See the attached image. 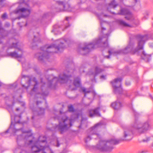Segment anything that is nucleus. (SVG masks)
Segmentation results:
<instances>
[{"instance_id":"54","label":"nucleus","mask_w":153,"mask_h":153,"mask_svg":"<svg viewBox=\"0 0 153 153\" xmlns=\"http://www.w3.org/2000/svg\"><path fill=\"white\" fill-rule=\"evenodd\" d=\"M20 22H18V25L20 24Z\"/></svg>"},{"instance_id":"20","label":"nucleus","mask_w":153,"mask_h":153,"mask_svg":"<svg viewBox=\"0 0 153 153\" xmlns=\"http://www.w3.org/2000/svg\"><path fill=\"white\" fill-rule=\"evenodd\" d=\"M1 25L0 22V40L7 36V31L2 27Z\"/></svg>"},{"instance_id":"13","label":"nucleus","mask_w":153,"mask_h":153,"mask_svg":"<svg viewBox=\"0 0 153 153\" xmlns=\"http://www.w3.org/2000/svg\"><path fill=\"white\" fill-rule=\"evenodd\" d=\"M45 147L39 145L37 143L31 147V150L33 153H46L45 152Z\"/></svg>"},{"instance_id":"4","label":"nucleus","mask_w":153,"mask_h":153,"mask_svg":"<svg viewBox=\"0 0 153 153\" xmlns=\"http://www.w3.org/2000/svg\"><path fill=\"white\" fill-rule=\"evenodd\" d=\"M65 48V46L64 43L61 42L58 45L53 44L48 46L45 45L41 48V49L42 51V52L37 53L35 56L36 57H38L39 61L43 62L44 59H48L49 58L51 53L60 52Z\"/></svg>"},{"instance_id":"55","label":"nucleus","mask_w":153,"mask_h":153,"mask_svg":"<svg viewBox=\"0 0 153 153\" xmlns=\"http://www.w3.org/2000/svg\"><path fill=\"white\" fill-rule=\"evenodd\" d=\"M60 113L61 114H62V112H61V111H60Z\"/></svg>"},{"instance_id":"7","label":"nucleus","mask_w":153,"mask_h":153,"mask_svg":"<svg viewBox=\"0 0 153 153\" xmlns=\"http://www.w3.org/2000/svg\"><path fill=\"white\" fill-rule=\"evenodd\" d=\"M62 123L59 122V124L56 126L55 128L57 129L61 134H62L68 129V124L70 126H72L71 120L68 119V117L65 116L61 118Z\"/></svg>"},{"instance_id":"46","label":"nucleus","mask_w":153,"mask_h":153,"mask_svg":"<svg viewBox=\"0 0 153 153\" xmlns=\"http://www.w3.org/2000/svg\"><path fill=\"white\" fill-rule=\"evenodd\" d=\"M68 17H66V20L67 21H68Z\"/></svg>"},{"instance_id":"34","label":"nucleus","mask_w":153,"mask_h":153,"mask_svg":"<svg viewBox=\"0 0 153 153\" xmlns=\"http://www.w3.org/2000/svg\"><path fill=\"white\" fill-rule=\"evenodd\" d=\"M7 17V14L6 13H4L2 16L1 18L2 19H5Z\"/></svg>"},{"instance_id":"29","label":"nucleus","mask_w":153,"mask_h":153,"mask_svg":"<svg viewBox=\"0 0 153 153\" xmlns=\"http://www.w3.org/2000/svg\"><path fill=\"white\" fill-rule=\"evenodd\" d=\"M92 139L91 137L90 134L85 139V142L87 143L88 141H90Z\"/></svg>"},{"instance_id":"33","label":"nucleus","mask_w":153,"mask_h":153,"mask_svg":"<svg viewBox=\"0 0 153 153\" xmlns=\"http://www.w3.org/2000/svg\"><path fill=\"white\" fill-rule=\"evenodd\" d=\"M41 137V136H40L39 137L38 141L39 142H42V143H44V142H45L46 141V139L45 138V137L44 136H43L42 137H43V138H44V139L43 140H40V138Z\"/></svg>"},{"instance_id":"59","label":"nucleus","mask_w":153,"mask_h":153,"mask_svg":"<svg viewBox=\"0 0 153 153\" xmlns=\"http://www.w3.org/2000/svg\"><path fill=\"white\" fill-rule=\"evenodd\" d=\"M106 35H107V36H108V34H107Z\"/></svg>"},{"instance_id":"18","label":"nucleus","mask_w":153,"mask_h":153,"mask_svg":"<svg viewBox=\"0 0 153 153\" xmlns=\"http://www.w3.org/2000/svg\"><path fill=\"white\" fill-rule=\"evenodd\" d=\"M111 106L114 109L118 110L121 109L123 106L122 103L118 100L112 103L111 104Z\"/></svg>"},{"instance_id":"44","label":"nucleus","mask_w":153,"mask_h":153,"mask_svg":"<svg viewBox=\"0 0 153 153\" xmlns=\"http://www.w3.org/2000/svg\"><path fill=\"white\" fill-rule=\"evenodd\" d=\"M102 30H105L106 29L105 28H104L103 27H102Z\"/></svg>"},{"instance_id":"53","label":"nucleus","mask_w":153,"mask_h":153,"mask_svg":"<svg viewBox=\"0 0 153 153\" xmlns=\"http://www.w3.org/2000/svg\"><path fill=\"white\" fill-rule=\"evenodd\" d=\"M104 16H107L106 15H104Z\"/></svg>"},{"instance_id":"42","label":"nucleus","mask_w":153,"mask_h":153,"mask_svg":"<svg viewBox=\"0 0 153 153\" xmlns=\"http://www.w3.org/2000/svg\"><path fill=\"white\" fill-rule=\"evenodd\" d=\"M47 13L45 14L43 16V18H44L45 17H46L47 16Z\"/></svg>"},{"instance_id":"6","label":"nucleus","mask_w":153,"mask_h":153,"mask_svg":"<svg viewBox=\"0 0 153 153\" xmlns=\"http://www.w3.org/2000/svg\"><path fill=\"white\" fill-rule=\"evenodd\" d=\"M122 78L119 77L115 79L114 81L111 82L114 89V92L116 94H123L126 97H129L130 95L128 94L127 91L123 90L122 88Z\"/></svg>"},{"instance_id":"39","label":"nucleus","mask_w":153,"mask_h":153,"mask_svg":"<svg viewBox=\"0 0 153 153\" xmlns=\"http://www.w3.org/2000/svg\"><path fill=\"white\" fill-rule=\"evenodd\" d=\"M33 142V140H30L29 141V143H28V144L29 145H30Z\"/></svg>"},{"instance_id":"36","label":"nucleus","mask_w":153,"mask_h":153,"mask_svg":"<svg viewBox=\"0 0 153 153\" xmlns=\"http://www.w3.org/2000/svg\"><path fill=\"white\" fill-rule=\"evenodd\" d=\"M150 140V138L149 137H147L146 139H143V142H147Z\"/></svg>"},{"instance_id":"31","label":"nucleus","mask_w":153,"mask_h":153,"mask_svg":"<svg viewBox=\"0 0 153 153\" xmlns=\"http://www.w3.org/2000/svg\"><path fill=\"white\" fill-rule=\"evenodd\" d=\"M5 0H0V8L5 6Z\"/></svg>"},{"instance_id":"48","label":"nucleus","mask_w":153,"mask_h":153,"mask_svg":"<svg viewBox=\"0 0 153 153\" xmlns=\"http://www.w3.org/2000/svg\"><path fill=\"white\" fill-rule=\"evenodd\" d=\"M64 42H65V43H66V42H67V40H66L65 39H64Z\"/></svg>"},{"instance_id":"24","label":"nucleus","mask_w":153,"mask_h":153,"mask_svg":"<svg viewBox=\"0 0 153 153\" xmlns=\"http://www.w3.org/2000/svg\"><path fill=\"white\" fill-rule=\"evenodd\" d=\"M130 14L131 13L128 10L125 8H123L120 10V12L118 13L117 14L123 15H130Z\"/></svg>"},{"instance_id":"61","label":"nucleus","mask_w":153,"mask_h":153,"mask_svg":"<svg viewBox=\"0 0 153 153\" xmlns=\"http://www.w3.org/2000/svg\"><path fill=\"white\" fill-rule=\"evenodd\" d=\"M151 97L152 98V99H153V98H152V97Z\"/></svg>"},{"instance_id":"21","label":"nucleus","mask_w":153,"mask_h":153,"mask_svg":"<svg viewBox=\"0 0 153 153\" xmlns=\"http://www.w3.org/2000/svg\"><path fill=\"white\" fill-rule=\"evenodd\" d=\"M94 71V72L92 73V74L93 75L94 77L95 78L99 74L104 71V70L103 69L100 68L99 67L96 66L95 67Z\"/></svg>"},{"instance_id":"50","label":"nucleus","mask_w":153,"mask_h":153,"mask_svg":"<svg viewBox=\"0 0 153 153\" xmlns=\"http://www.w3.org/2000/svg\"><path fill=\"white\" fill-rule=\"evenodd\" d=\"M47 129L49 130H51V129L50 128H47Z\"/></svg>"},{"instance_id":"8","label":"nucleus","mask_w":153,"mask_h":153,"mask_svg":"<svg viewBox=\"0 0 153 153\" xmlns=\"http://www.w3.org/2000/svg\"><path fill=\"white\" fill-rule=\"evenodd\" d=\"M36 105L37 107L36 109V108L30 107V108L33 112V115L32 116L31 119L32 120H34L37 116L43 115L45 114V108L42 107L43 103L41 101H37L36 102Z\"/></svg>"},{"instance_id":"19","label":"nucleus","mask_w":153,"mask_h":153,"mask_svg":"<svg viewBox=\"0 0 153 153\" xmlns=\"http://www.w3.org/2000/svg\"><path fill=\"white\" fill-rule=\"evenodd\" d=\"M141 57L146 62H149L151 59V56L147 54L144 51H143L142 52Z\"/></svg>"},{"instance_id":"41","label":"nucleus","mask_w":153,"mask_h":153,"mask_svg":"<svg viewBox=\"0 0 153 153\" xmlns=\"http://www.w3.org/2000/svg\"><path fill=\"white\" fill-rule=\"evenodd\" d=\"M57 26V25H55L53 26V27L54 28V29L52 30V31H54L56 30V29H55V27H56Z\"/></svg>"},{"instance_id":"9","label":"nucleus","mask_w":153,"mask_h":153,"mask_svg":"<svg viewBox=\"0 0 153 153\" xmlns=\"http://www.w3.org/2000/svg\"><path fill=\"white\" fill-rule=\"evenodd\" d=\"M22 77L26 79V84L27 85H22V86L23 87L27 89H28V88L31 85V82L32 81L35 82V84L34 85V87L32 90L33 91H36L38 88V82L35 77L33 78L32 76H27L25 75H23Z\"/></svg>"},{"instance_id":"32","label":"nucleus","mask_w":153,"mask_h":153,"mask_svg":"<svg viewBox=\"0 0 153 153\" xmlns=\"http://www.w3.org/2000/svg\"><path fill=\"white\" fill-rule=\"evenodd\" d=\"M104 45V47L105 48H106L108 47V38H107L106 39V40L105 42H103L102 43Z\"/></svg>"},{"instance_id":"38","label":"nucleus","mask_w":153,"mask_h":153,"mask_svg":"<svg viewBox=\"0 0 153 153\" xmlns=\"http://www.w3.org/2000/svg\"><path fill=\"white\" fill-rule=\"evenodd\" d=\"M56 143H57V144H56V146L57 147H58L60 145V144L59 143V141L58 140H56Z\"/></svg>"},{"instance_id":"2","label":"nucleus","mask_w":153,"mask_h":153,"mask_svg":"<svg viewBox=\"0 0 153 153\" xmlns=\"http://www.w3.org/2000/svg\"><path fill=\"white\" fill-rule=\"evenodd\" d=\"M73 65L72 62H68L66 66V70L63 74H61L59 75V78L54 77L52 75H50L46 76V78L48 80V86H46V83L43 81L42 78L41 79V92L38 93L40 94L45 100V97L48 96L49 94L48 88L51 89L55 90L57 85V83L60 82L61 83H66L69 81H71V78L72 77V73L73 70L69 68L71 65Z\"/></svg>"},{"instance_id":"35","label":"nucleus","mask_w":153,"mask_h":153,"mask_svg":"<svg viewBox=\"0 0 153 153\" xmlns=\"http://www.w3.org/2000/svg\"><path fill=\"white\" fill-rule=\"evenodd\" d=\"M125 85L127 86H129L131 85V83L129 81H126L125 82Z\"/></svg>"},{"instance_id":"15","label":"nucleus","mask_w":153,"mask_h":153,"mask_svg":"<svg viewBox=\"0 0 153 153\" xmlns=\"http://www.w3.org/2000/svg\"><path fill=\"white\" fill-rule=\"evenodd\" d=\"M73 84L75 87L71 88L70 85L69 86V88L71 91L75 90L76 89V88L82 87L80 78L79 77H75L74 79Z\"/></svg>"},{"instance_id":"63","label":"nucleus","mask_w":153,"mask_h":153,"mask_svg":"<svg viewBox=\"0 0 153 153\" xmlns=\"http://www.w3.org/2000/svg\"><path fill=\"white\" fill-rule=\"evenodd\" d=\"M151 97L152 98V99H153V98H152V97Z\"/></svg>"},{"instance_id":"40","label":"nucleus","mask_w":153,"mask_h":153,"mask_svg":"<svg viewBox=\"0 0 153 153\" xmlns=\"http://www.w3.org/2000/svg\"><path fill=\"white\" fill-rule=\"evenodd\" d=\"M30 132H31V131L29 130V131H25L24 132L25 133H28Z\"/></svg>"},{"instance_id":"10","label":"nucleus","mask_w":153,"mask_h":153,"mask_svg":"<svg viewBox=\"0 0 153 153\" xmlns=\"http://www.w3.org/2000/svg\"><path fill=\"white\" fill-rule=\"evenodd\" d=\"M19 118L20 119L21 118V116H15L14 117V123L13 124V122L11 121L10 125L9 127V128L3 134H5L6 133L8 132L9 130H11L14 133H16L17 131H19L21 129V128H19L18 126L19 125V124L21 123L20 122V120H19L18 121H16V119L17 118Z\"/></svg>"},{"instance_id":"43","label":"nucleus","mask_w":153,"mask_h":153,"mask_svg":"<svg viewBox=\"0 0 153 153\" xmlns=\"http://www.w3.org/2000/svg\"><path fill=\"white\" fill-rule=\"evenodd\" d=\"M125 18L127 20H129L130 19L128 17H127V16H125Z\"/></svg>"},{"instance_id":"11","label":"nucleus","mask_w":153,"mask_h":153,"mask_svg":"<svg viewBox=\"0 0 153 153\" xmlns=\"http://www.w3.org/2000/svg\"><path fill=\"white\" fill-rule=\"evenodd\" d=\"M66 0H64L63 2L59 3V6L56 7L55 9L56 12H61L63 11H71V7L70 5Z\"/></svg>"},{"instance_id":"57","label":"nucleus","mask_w":153,"mask_h":153,"mask_svg":"<svg viewBox=\"0 0 153 153\" xmlns=\"http://www.w3.org/2000/svg\"><path fill=\"white\" fill-rule=\"evenodd\" d=\"M144 18H145V17H144L143 18V19Z\"/></svg>"},{"instance_id":"16","label":"nucleus","mask_w":153,"mask_h":153,"mask_svg":"<svg viewBox=\"0 0 153 153\" xmlns=\"http://www.w3.org/2000/svg\"><path fill=\"white\" fill-rule=\"evenodd\" d=\"M100 107H97L94 109H91L89 111V115L90 117H93L95 116L98 117H101V115L99 112Z\"/></svg>"},{"instance_id":"14","label":"nucleus","mask_w":153,"mask_h":153,"mask_svg":"<svg viewBox=\"0 0 153 153\" xmlns=\"http://www.w3.org/2000/svg\"><path fill=\"white\" fill-rule=\"evenodd\" d=\"M15 13H27L25 15H22L21 17H18V19H20L21 17H26L29 16L30 13V10L27 8L22 7L20 8H17L16 10L14 11Z\"/></svg>"},{"instance_id":"3","label":"nucleus","mask_w":153,"mask_h":153,"mask_svg":"<svg viewBox=\"0 0 153 153\" xmlns=\"http://www.w3.org/2000/svg\"><path fill=\"white\" fill-rule=\"evenodd\" d=\"M137 39V48L134 50V44L130 42L125 48L123 49H121L117 51H114L112 48H111L108 51L109 55L105 56V57L109 59L110 55L112 54H126L131 53L132 54H134L138 52L139 50H143L144 45L146 41L147 40V36L146 35H138L136 36Z\"/></svg>"},{"instance_id":"22","label":"nucleus","mask_w":153,"mask_h":153,"mask_svg":"<svg viewBox=\"0 0 153 153\" xmlns=\"http://www.w3.org/2000/svg\"><path fill=\"white\" fill-rule=\"evenodd\" d=\"M34 38L33 39L31 43L32 48L33 49L35 46H37L38 44L41 42L40 39L36 36L34 35Z\"/></svg>"},{"instance_id":"56","label":"nucleus","mask_w":153,"mask_h":153,"mask_svg":"<svg viewBox=\"0 0 153 153\" xmlns=\"http://www.w3.org/2000/svg\"><path fill=\"white\" fill-rule=\"evenodd\" d=\"M112 13L113 14H114V12H112Z\"/></svg>"},{"instance_id":"12","label":"nucleus","mask_w":153,"mask_h":153,"mask_svg":"<svg viewBox=\"0 0 153 153\" xmlns=\"http://www.w3.org/2000/svg\"><path fill=\"white\" fill-rule=\"evenodd\" d=\"M101 125V123H97L88 130L90 131V134L92 139H96L97 138L100 139L101 138V136L99 134L97 133V132L98 128Z\"/></svg>"},{"instance_id":"28","label":"nucleus","mask_w":153,"mask_h":153,"mask_svg":"<svg viewBox=\"0 0 153 153\" xmlns=\"http://www.w3.org/2000/svg\"><path fill=\"white\" fill-rule=\"evenodd\" d=\"M79 91L80 92H83L84 93V96H85L86 93H90V91H86V89L84 88L81 87V89L79 90Z\"/></svg>"},{"instance_id":"26","label":"nucleus","mask_w":153,"mask_h":153,"mask_svg":"<svg viewBox=\"0 0 153 153\" xmlns=\"http://www.w3.org/2000/svg\"><path fill=\"white\" fill-rule=\"evenodd\" d=\"M68 110L69 112H74L75 111V109L72 105H68Z\"/></svg>"},{"instance_id":"45","label":"nucleus","mask_w":153,"mask_h":153,"mask_svg":"<svg viewBox=\"0 0 153 153\" xmlns=\"http://www.w3.org/2000/svg\"><path fill=\"white\" fill-rule=\"evenodd\" d=\"M20 109L19 108H17L16 109V111H18Z\"/></svg>"},{"instance_id":"17","label":"nucleus","mask_w":153,"mask_h":153,"mask_svg":"<svg viewBox=\"0 0 153 153\" xmlns=\"http://www.w3.org/2000/svg\"><path fill=\"white\" fill-rule=\"evenodd\" d=\"M18 49L19 51L21 52V53L18 54L16 51L10 52L8 54L9 56H11L12 58H21L22 57L23 55V51L22 49L19 48H18Z\"/></svg>"},{"instance_id":"49","label":"nucleus","mask_w":153,"mask_h":153,"mask_svg":"<svg viewBox=\"0 0 153 153\" xmlns=\"http://www.w3.org/2000/svg\"><path fill=\"white\" fill-rule=\"evenodd\" d=\"M2 85V83L0 82V87H1Z\"/></svg>"},{"instance_id":"60","label":"nucleus","mask_w":153,"mask_h":153,"mask_svg":"<svg viewBox=\"0 0 153 153\" xmlns=\"http://www.w3.org/2000/svg\"><path fill=\"white\" fill-rule=\"evenodd\" d=\"M25 105V104H24L23 105Z\"/></svg>"},{"instance_id":"58","label":"nucleus","mask_w":153,"mask_h":153,"mask_svg":"<svg viewBox=\"0 0 153 153\" xmlns=\"http://www.w3.org/2000/svg\"><path fill=\"white\" fill-rule=\"evenodd\" d=\"M27 25V23H26V24H25V26H26Z\"/></svg>"},{"instance_id":"62","label":"nucleus","mask_w":153,"mask_h":153,"mask_svg":"<svg viewBox=\"0 0 153 153\" xmlns=\"http://www.w3.org/2000/svg\"><path fill=\"white\" fill-rule=\"evenodd\" d=\"M151 97L152 98V99H153V98H152V97Z\"/></svg>"},{"instance_id":"52","label":"nucleus","mask_w":153,"mask_h":153,"mask_svg":"<svg viewBox=\"0 0 153 153\" xmlns=\"http://www.w3.org/2000/svg\"><path fill=\"white\" fill-rule=\"evenodd\" d=\"M45 104L46 105V104H47V102L46 101H45Z\"/></svg>"},{"instance_id":"5","label":"nucleus","mask_w":153,"mask_h":153,"mask_svg":"<svg viewBox=\"0 0 153 153\" xmlns=\"http://www.w3.org/2000/svg\"><path fill=\"white\" fill-rule=\"evenodd\" d=\"M102 38H100L96 39L93 42L86 44L84 47L81 48L78 50V52H81L80 53L84 55L89 53L91 50L95 48L96 46L99 47V45L102 44Z\"/></svg>"},{"instance_id":"25","label":"nucleus","mask_w":153,"mask_h":153,"mask_svg":"<svg viewBox=\"0 0 153 153\" xmlns=\"http://www.w3.org/2000/svg\"><path fill=\"white\" fill-rule=\"evenodd\" d=\"M118 5L117 4H116V2L115 0H112L111 2L109 3V7H108L107 10L109 11V8H112L113 9H114Z\"/></svg>"},{"instance_id":"27","label":"nucleus","mask_w":153,"mask_h":153,"mask_svg":"<svg viewBox=\"0 0 153 153\" xmlns=\"http://www.w3.org/2000/svg\"><path fill=\"white\" fill-rule=\"evenodd\" d=\"M119 22L120 25H122L124 26L128 27H130V25L126 23V22L123 20H120Z\"/></svg>"},{"instance_id":"51","label":"nucleus","mask_w":153,"mask_h":153,"mask_svg":"<svg viewBox=\"0 0 153 153\" xmlns=\"http://www.w3.org/2000/svg\"><path fill=\"white\" fill-rule=\"evenodd\" d=\"M135 3H137V0H135Z\"/></svg>"},{"instance_id":"47","label":"nucleus","mask_w":153,"mask_h":153,"mask_svg":"<svg viewBox=\"0 0 153 153\" xmlns=\"http://www.w3.org/2000/svg\"><path fill=\"white\" fill-rule=\"evenodd\" d=\"M6 25H7V26L8 27L10 26V24L9 23H7L6 24Z\"/></svg>"},{"instance_id":"37","label":"nucleus","mask_w":153,"mask_h":153,"mask_svg":"<svg viewBox=\"0 0 153 153\" xmlns=\"http://www.w3.org/2000/svg\"><path fill=\"white\" fill-rule=\"evenodd\" d=\"M100 78L101 79H106V76L102 75L100 76Z\"/></svg>"},{"instance_id":"1","label":"nucleus","mask_w":153,"mask_h":153,"mask_svg":"<svg viewBox=\"0 0 153 153\" xmlns=\"http://www.w3.org/2000/svg\"><path fill=\"white\" fill-rule=\"evenodd\" d=\"M131 108L134 113L135 120L133 123L131 125V129L126 127L124 129L123 138L119 139H111L108 140H100V145H97V148L102 152H110L113 149L111 145H117L121 142L124 141H129L133 137L134 132L136 131L140 134L145 132L148 130L149 125L148 121L142 123L138 119L139 114L133 108L131 105Z\"/></svg>"},{"instance_id":"30","label":"nucleus","mask_w":153,"mask_h":153,"mask_svg":"<svg viewBox=\"0 0 153 153\" xmlns=\"http://www.w3.org/2000/svg\"><path fill=\"white\" fill-rule=\"evenodd\" d=\"M18 44V42H16V43H13L12 45L10 46V48H17Z\"/></svg>"},{"instance_id":"23","label":"nucleus","mask_w":153,"mask_h":153,"mask_svg":"<svg viewBox=\"0 0 153 153\" xmlns=\"http://www.w3.org/2000/svg\"><path fill=\"white\" fill-rule=\"evenodd\" d=\"M32 134H30L29 136L27 135H24L23 134H21L18 136L17 137L16 139V141L18 143V142L20 141H22L27 137H29L32 136Z\"/></svg>"}]
</instances>
